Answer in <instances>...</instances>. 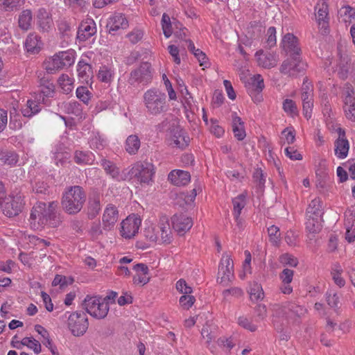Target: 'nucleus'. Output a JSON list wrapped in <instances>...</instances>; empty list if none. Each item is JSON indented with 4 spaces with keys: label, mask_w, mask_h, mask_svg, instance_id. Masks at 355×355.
<instances>
[{
    "label": "nucleus",
    "mask_w": 355,
    "mask_h": 355,
    "mask_svg": "<svg viewBox=\"0 0 355 355\" xmlns=\"http://www.w3.org/2000/svg\"><path fill=\"white\" fill-rule=\"evenodd\" d=\"M57 206L55 202H49L48 205L42 202L37 203L31 212L29 220L31 227L39 230L47 223L52 227L57 226L59 224L55 211Z\"/></svg>",
    "instance_id": "nucleus-1"
},
{
    "label": "nucleus",
    "mask_w": 355,
    "mask_h": 355,
    "mask_svg": "<svg viewBox=\"0 0 355 355\" xmlns=\"http://www.w3.org/2000/svg\"><path fill=\"white\" fill-rule=\"evenodd\" d=\"M86 201V193L80 186H70L62 193L61 205L68 214L74 215L80 211Z\"/></svg>",
    "instance_id": "nucleus-2"
},
{
    "label": "nucleus",
    "mask_w": 355,
    "mask_h": 355,
    "mask_svg": "<svg viewBox=\"0 0 355 355\" xmlns=\"http://www.w3.org/2000/svg\"><path fill=\"white\" fill-rule=\"evenodd\" d=\"M143 101L149 115L158 116L168 110L166 95L158 89L153 88L145 92Z\"/></svg>",
    "instance_id": "nucleus-3"
},
{
    "label": "nucleus",
    "mask_w": 355,
    "mask_h": 355,
    "mask_svg": "<svg viewBox=\"0 0 355 355\" xmlns=\"http://www.w3.org/2000/svg\"><path fill=\"white\" fill-rule=\"evenodd\" d=\"M83 305L90 315L97 319H103L109 311L108 302L101 297L87 295Z\"/></svg>",
    "instance_id": "nucleus-4"
},
{
    "label": "nucleus",
    "mask_w": 355,
    "mask_h": 355,
    "mask_svg": "<svg viewBox=\"0 0 355 355\" xmlns=\"http://www.w3.org/2000/svg\"><path fill=\"white\" fill-rule=\"evenodd\" d=\"M24 205L23 195L14 191L4 198L0 204V209L6 216L14 217L21 211Z\"/></svg>",
    "instance_id": "nucleus-5"
},
{
    "label": "nucleus",
    "mask_w": 355,
    "mask_h": 355,
    "mask_svg": "<svg viewBox=\"0 0 355 355\" xmlns=\"http://www.w3.org/2000/svg\"><path fill=\"white\" fill-rule=\"evenodd\" d=\"M273 315L276 318H286L287 320L295 322L297 318L304 314L306 310L301 306L293 302L275 304L272 306Z\"/></svg>",
    "instance_id": "nucleus-6"
},
{
    "label": "nucleus",
    "mask_w": 355,
    "mask_h": 355,
    "mask_svg": "<svg viewBox=\"0 0 355 355\" xmlns=\"http://www.w3.org/2000/svg\"><path fill=\"white\" fill-rule=\"evenodd\" d=\"M154 165L148 162H137L133 165L130 173L141 184H149L155 175Z\"/></svg>",
    "instance_id": "nucleus-7"
},
{
    "label": "nucleus",
    "mask_w": 355,
    "mask_h": 355,
    "mask_svg": "<svg viewBox=\"0 0 355 355\" xmlns=\"http://www.w3.org/2000/svg\"><path fill=\"white\" fill-rule=\"evenodd\" d=\"M315 20L318 24L319 33L322 35H327L330 33L329 8L327 2L322 0L315 6Z\"/></svg>",
    "instance_id": "nucleus-8"
},
{
    "label": "nucleus",
    "mask_w": 355,
    "mask_h": 355,
    "mask_svg": "<svg viewBox=\"0 0 355 355\" xmlns=\"http://www.w3.org/2000/svg\"><path fill=\"white\" fill-rule=\"evenodd\" d=\"M68 327L73 335L76 336L83 335L88 328L86 313L83 311L72 313L68 318Z\"/></svg>",
    "instance_id": "nucleus-9"
},
{
    "label": "nucleus",
    "mask_w": 355,
    "mask_h": 355,
    "mask_svg": "<svg viewBox=\"0 0 355 355\" xmlns=\"http://www.w3.org/2000/svg\"><path fill=\"white\" fill-rule=\"evenodd\" d=\"M307 67V64L300 60L299 56L293 55L282 62L279 70L282 73L294 77L304 73Z\"/></svg>",
    "instance_id": "nucleus-10"
},
{
    "label": "nucleus",
    "mask_w": 355,
    "mask_h": 355,
    "mask_svg": "<svg viewBox=\"0 0 355 355\" xmlns=\"http://www.w3.org/2000/svg\"><path fill=\"white\" fill-rule=\"evenodd\" d=\"M233 278V261L229 255L224 254L218 267V282L223 286H227Z\"/></svg>",
    "instance_id": "nucleus-11"
},
{
    "label": "nucleus",
    "mask_w": 355,
    "mask_h": 355,
    "mask_svg": "<svg viewBox=\"0 0 355 355\" xmlns=\"http://www.w3.org/2000/svg\"><path fill=\"white\" fill-rule=\"evenodd\" d=\"M141 220L136 215H130L121 223L119 232L126 239H130L138 233Z\"/></svg>",
    "instance_id": "nucleus-12"
},
{
    "label": "nucleus",
    "mask_w": 355,
    "mask_h": 355,
    "mask_svg": "<svg viewBox=\"0 0 355 355\" xmlns=\"http://www.w3.org/2000/svg\"><path fill=\"white\" fill-rule=\"evenodd\" d=\"M150 64L143 62L139 67L131 71L128 83L135 85L136 83L146 84L151 80Z\"/></svg>",
    "instance_id": "nucleus-13"
},
{
    "label": "nucleus",
    "mask_w": 355,
    "mask_h": 355,
    "mask_svg": "<svg viewBox=\"0 0 355 355\" xmlns=\"http://www.w3.org/2000/svg\"><path fill=\"white\" fill-rule=\"evenodd\" d=\"M119 218L117 207L112 204H108L105 208L102 216V225L104 230H112Z\"/></svg>",
    "instance_id": "nucleus-14"
},
{
    "label": "nucleus",
    "mask_w": 355,
    "mask_h": 355,
    "mask_svg": "<svg viewBox=\"0 0 355 355\" xmlns=\"http://www.w3.org/2000/svg\"><path fill=\"white\" fill-rule=\"evenodd\" d=\"M338 138L334 143V152L336 157L339 159L347 157L349 149V144L346 138L345 131L340 127L336 129Z\"/></svg>",
    "instance_id": "nucleus-15"
},
{
    "label": "nucleus",
    "mask_w": 355,
    "mask_h": 355,
    "mask_svg": "<svg viewBox=\"0 0 355 355\" xmlns=\"http://www.w3.org/2000/svg\"><path fill=\"white\" fill-rule=\"evenodd\" d=\"M354 94V92L352 85L347 84L343 110L347 119L352 121H355V98L353 96Z\"/></svg>",
    "instance_id": "nucleus-16"
},
{
    "label": "nucleus",
    "mask_w": 355,
    "mask_h": 355,
    "mask_svg": "<svg viewBox=\"0 0 355 355\" xmlns=\"http://www.w3.org/2000/svg\"><path fill=\"white\" fill-rule=\"evenodd\" d=\"M171 221L173 228L180 235H183L193 225L191 218L183 214L173 215Z\"/></svg>",
    "instance_id": "nucleus-17"
},
{
    "label": "nucleus",
    "mask_w": 355,
    "mask_h": 355,
    "mask_svg": "<svg viewBox=\"0 0 355 355\" xmlns=\"http://www.w3.org/2000/svg\"><path fill=\"white\" fill-rule=\"evenodd\" d=\"M338 65L340 67L339 76L341 78L345 79L349 69L350 58L347 53L345 46L339 43L337 46Z\"/></svg>",
    "instance_id": "nucleus-18"
},
{
    "label": "nucleus",
    "mask_w": 355,
    "mask_h": 355,
    "mask_svg": "<svg viewBox=\"0 0 355 355\" xmlns=\"http://www.w3.org/2000/svg\"><path fill=\"white\" fill-rule=\"evenodd\" d=\"M128 27V21L122 13L116 12L110 16L107 20V28L110 33L119 29H125Z\"/></svg>",
    "instance_id": "nucleus-19"
},
{
    "label": "nucleus",
    "mask_w": 355,
    "mask_h": 355,
    "mask_svg": "<svg viewBox=\"0 0 355 355\" xmlns=\"http://www.w3.org/2000/svg\"><path fill=\"white\" fill-rule=\"evenodd\" d=\"M255 57L258 65L266 69L275 67L278 62L276 55L271 53H264L263 50L257 51Z\"/></svg>",
    "instance_id": "nucleus-20"
},
{
    "label": "nucleus",
    "mask_w": 355,
    "mask_h": 355,
    "mask_svg": "<svg viewBox=\"0 0 355 355\" xmlns=\"http://www.w3.org/2000/svg\"><path fill=\"white\" fill-rule=\"evenodd\" d=\"M309 85V78L308 77H306L302 87L301 99L302 102L303 114L307 119L311 118V94Z\"/></svg>",
    "instance_id": "nucleus-21"
},
{
    "label": "nucleus",
    "mask_w": 355,
    "mask_h": 355,
    "mask_svg": "<svg viewBox=\"0 0 355 355\" xmlns=\"http://www.w3.org/2000/svg\"><path fill=\"white\" fill-rule=\"evenodd\" d=\"M281 44L283 49L293 55L299 56L300 49L298 47L297 38L292 33H286L282 38Z\"/></svg>",
    "instance_id": "nucleus-22"
},
{
    "label": "nucleus",
    "mask_w": 355,
    "mask_h": 355,
    "mask_svg": "<svg viewBox=\"0 0 355 355\" xmlns=\"http://www.w3.org/2000/svg\"><path fill=\"white\" fill-rule=\"evenodd\" d=\"M316 183L315 186L318 189H323L326 187L327 181L329 179L327 173L326 161L322 159L320 161L315 169Z\"/></svg>",
    "instance_id": "nucleus-23"
},
{
    "label": "nucleus",
    "mask_w": 355,
    "mask_h": 355,
    "mask_svg": "<svg viewBox=\"0 0 355 355\" xmlns=\"http://www.w3.org/2000/svg\"><path fill=\"white\" fill-rule=\"evenodd\" d=\"M96 33V28L93 20L83 21L80 24L77 32V38L80 41H86Z\"/></svg>",
    "instance_id": "nucleus-24"
},
{
    "label": "nucleus",
    "mask_w": 355,
    "mask_h": 355,
    "mask_svg": "<svg viewBox=\"0 0 355 355\" xmlns=\"http://www.w3.org/2000/svg\"><path fill=\"white\" fill-rule=\"evenodd\" d=\"M42 103L35 99H28L21 107V112L24 117L32 118L42 110Z\"/></svg>",
    "instance_id": "nucleus-25"
},
{
    "label": "nucleus",
    "mask_w": 355,
    "mask_h": 355,
    "mask_svg": "<svg viewBox=\"0 0 355 355\" xmlns=\"http://www.w3.org/2000/svg\"><path fill=\"white\" fill-rule=\"evenodd\" d=\"M168 180L175 186L180 187L187 185L191 180L190 173L182 170H173L168 176Z\"/></svg>",
    "instance_id": "nucleus-26"
},
{
    "label": "nucleus",
    "mask_w": 355,
    "mask_h": 355,
    "mask_svg": "<svg viewBox=\"0 0 355 355\" xmlns=\"http://www.w3.org/2000/svg\"><path fill=\"white\" fill-rule=\"evenodd\" d=\"M158 227L161 232L160 241L164 243H170L172 241V232L166 216H162L159 220Z\"/></svg>",
    "instance_id": "nucleus-27"
},
{
    "label": "nucleus",
    "mask_w": 355,
    "mask_h": 355,
    "mask_svg": "<svg viewBox=\"0 0 355 355\" xmlns=\"http://www.w3.org/2000/svg\"><path fill=\"white\" fill-rule=\"evenodd\" d=\"M37 19L40 30L43 32H48L53 24L50 14L44 8H40L37 12Z\"/></svg>",
    "instance_id": "nucleus-28"
},
{
    "label": "nucleus",
    "mask_w": 355,
    "mask_h": 355,
    "mask_svg": "<svg viewBox=\"0 0 355 355\" xmlns=\"http://www.w3.org/2000/svg\"><path fill=\"white\" fill-rule=\"evenodd\" d=\"M35 330L42 336L43 338L42 341L43 345L51 351L52 355H59L57 347L53 345L52 340L50 339L49 331L40 324L35 325Z\"/></svg>",
    "instance_id": "nucleus-29"
},
{
    "label": "nucleus",
    "mask_w": 355,
    "mask_h": 355,
    "mask_svg": "<svg viewBox=\"0 0 355 355\" xmlns=\"http://www.w3.org/2000/svg\"><path fill=\"white\" fill-rule=\"evenodd\" d=\"M232 131L234 137L239 140L242 141L246 136L244 122L241 118L236 115V112L232 114Z\"/></svg>",
    "instance_id": "nucleus-30"
},
{
    "label": "nucleus",
    "mask_w": 355,
    "mask_h": 355,
    "mask_svg": "<svg viewBox=\"0 0 355 355\" xmlns=\"http://www.w3.org/2000/svg\"><path fill=\"white\" fill-rule=\"evenodd\" d=\"M62 62L60 53H58L44 62L45 69L49 73H54L58 70L66 67L65 65H62Z\"/></svg>",
    "instance_id": "nucleus-31"
},
{
    "label": "nucleus",
    "mask_w": 355,
    "mask_h": 355,
    "mask_svg": "<svg viewBox=\"0 0 355 355\" xmlns=\"http://www.w3.org/2000/svg\"><path fill=\"white\" fill-rule=\"evenodd\" d=\"M42 45L40 37L34 33L29 34L26 39L25 48L28 52L36 53L41 49Z\"/></svg>",
    "instance_id": "nucleus-32"
},
{
    "label": "nucleus",
    "mask_w": 355,
    "mask_h": 355,
    "mask_svg": "<svg viewBox=\"0 0 355 355\" xmlns=\"http://www.w3.org/2000/svg\"><path fill=\"white\" fill-rule=\"evenodd\" d=\"M101 166L105 170L106 173L116 180H122L120 175L119 168L112 162L106 159H102Z\"/></svg>",
    "instance_id": "nucleus-33"
},
{
    "label": "nucleus",
    "mask_w": 355,
    "mask_h": 355,
    "mask_svg": "<svg viewBox=\"0 0 355 355\" xmlns=\"http://www.w3.org/2000/svg\"><path fill=\"white\" fill-rule=\"evenodd\" d=\"M97 77L103 83H110L114 77V69L111 65H103L99 68Z\"/></svg>",
    "instance_id": "nucleus-34"
},
{
    "label": "nucleus",
    "mask_w": 355,
    "mask_h": 355,
    "mask_svg": "<svg viewBox=\"0 0 355 355\" xmlns=\"http://www.w3.org/2000/svg\"><path fill=\"white\" fill-rule=\"evenodd\" d=\"M141 142L139 137L131 135L126 139L125 149L130 155H136L140 148Z\"/></svg>",
    "instance_id": "nucleus-35"
},
{
    "label": "nucleus",
    "mask_w": 355,
    "mask_h": 355,
    "mask_svg": "<svg viewBox=\"0 0 355 355\" xmlns=\"http://www.w3.org/2000/svg\"><path fill=\"white\" fill-rule=\"evenodd\" d=\"M189 137L185 136L182 130L176 131L171 137V145L183 149L189 145Z\"/></svg>",
    "instance_id": "nucleus-36"
},
{
    "label": "nucleus",
    "mask_w": 355,
    "mask_h": 355,
    "mask_svg": "<svg viewBox=\"0 0 355 355\" xmlns=\"http://www.w3.org/2000/svg\"><path fill=\"white\" fill-rule=\"evenodd\" d=\"M94 155L91 152L76 150L74 153V161L78 164H92Z\"/></svg>",
    "instance_id": "nucleus-37"
},
{
    "label": "nucleus",
    "mask_w": 355,
    "mask_h": 355,
    "mask_svg": "<svg viewBox=\"0 0 355 355\" xmlns=\"http://www.w3.org/2000/svg\"><path fill=\"white\" fill-rule=\"evenodd\" d=\"M233 215L237 217L241 214L242 209L246 205V195L241 193L232 199Z\"/></svg>",
    "instance_id": "nucleus-38"
},
{
    "label": "nucleus",
    "mask_w": 355,
    "mask_h": 355,
    "mask_svg": "<svg viewBox=\"0 0 355 355\" xmlns=\"http://www.w3.org/2000/svg\"><path fill=\"white\" fill-rule=\"evenodd\" d=\"M0 160L9 166H14L18 162V155L12 150H3L0 152Z\"/></svg>",
    "instance_id": "nucleus-39"
},
{
    "label": "nucleus",
    "mask_w": 355,
    "mask_h": 355,
    "mask_svg": "<svg viewBox=\"0 0 355 355\" xmlns=\"http://www.w3.org/2000/svg\"><path fill=\"white\" fill-rule=\"evenodd\" d=\"M249 85L252 87V89L250 87L248 89V93L250 95L252 94V91L259 94L264 88L263 79L260 74H257L252 77Z\"/></svg>",
    "instance_id": "nucleus-40"
},
{
    "label": "nucleus",
    "mask_w": 355,
    "mask_h": 355,
    "mask_svg": "<svg viewBox=\"0 0 355 355\" xmlns=\"http://www.w3.org/2000/svg\"><path fill=\"white\" fill-rule=\"evenodd\" d=\"M32 12L30 10H23L19 17V26L25 31L29 29L32 22Z\"/></svg>",
    "instance_id": "nucleus-41"
},
{
    "label": "nucleus",
    "mask_w": 355,
    "mask_h": 355,
    "mask_svg": "<svg viewBox=\"0 0 355 355\" xmlns=\"http://www.w3.org/2000/svg\"><path fill=\"white\" fill-rule=\"evenodd\" d=\"M343 269L339 264H335L331 269V275L334 283L342 288L345 284V280L342 277Z\"/></svg>",
    "instance_id": "nucleus-42"
},
{
    "label": "nucleus",
    "mask_w": 355,
    "mask_h": 355,
    "mask_svg": "<svg viewBox=\"0 0 355 355\" xmlns=\"http://www.w3.org/2000/svg\"><path fill=\"white\" fill-rule=\"evenodd\" d=\"M250 296L252 301H258L263 299L264 293L262 286L257 282H254L250 288Z\"/></svg>",
    "instance_id": "nucleus-43"
},
{
    "label": "nucleus",
    "mask_w": 355,
    "mask_h": 355,
    "mask_svg": "<svg viewBox=\"0 0 355 355\" xmlns=\"http://www.w3.org/2000/svg\"><path fill=\"white\" fill-rule=\"evenodd\" d=\"M58 83L61 87L63 92L65 94L70 93L73 88V79L71 78L67 74H62L58 78Z\"/></svg>",
    "instance_id": "nucleus-44"
},
{
    "label": "nucleus",
    "mask_w": 355,
    "mask_h": 355,
    "mask_svg": "<svg viewBox=\"0 0 355 355\" xmlns=\"http://www.w3.org/2000/svg\"><path fill=\"white\" fill-rule=\"evenodd\" d=\"M89 144L91 148L98 150H103L107 145L106 140L98 133L91 137Z\"/></svg>",
    "instance_id": "nucleus-45"
},
{
    "label": "nucleus",
    "mask_w": 355,
    "mask_h": 355,
    "mask_svg": "<svg viewBox=\"0 0 355 355\" xmlns=\"http://www.w3.org/2000/svg\"><path fill=\"white\" fill-rule=\"evenodd\" d=\"M77 72L79 78L83 81H87L91 76V67L86 62L80 61L77 65Z\"/></svg>",
    "instance_id": "nucleus-46"
},
{
    "label": "nucleus",
    "mask_w": 355,
    "mask_h": 355,
    "mask_svg": "<svg viewBox=\"0 0 355 355\" xmlns=\"http://www.w3.org/2000/svg\"><path fill=\"white\" fill-rule=\"evenodd\" d=\"M338 15L344 22H350L355 16V10L349 6H344L339 10Z\"/></svg>",
    "instance_id": "nucleus-47"
},
{
    "label": "nucleus",
    "mask_w": 355,
    "mask_h": 355,
    "mask_svg": "<svg viewBox=\"0 0 355 355\" xmlns=\"http://www.w3.org/2000/svg\"><path fill=\"white\" fill-rule=\"evenodd\" d=\"M24 346L28 347L33 350L36 354H39L42 351V347L40 342L32 337H25L22 339Z\"/></svg>",
    "instance_id": "nucleus-48"
},
{
    "label": "nucleus",
    "mask_w": 355,
    "mask_h": 355,
    "mask_svg": "<svg viewBox=\"0 0 355 355\" xmlns=\"http://www.w3.org/2000/svg\"><path fill=\"white\" fill-rule=\"evenodd\" d=\"M101 210V204L98 199L91 200L89 202L87 215L89 218H94Z\"/></svg>",
    "instance_id": "nucleus-49"
},
{
    "label": "nucleus",
    "mask_w": 355,
    "mask_h": 355,
    "mask_svg": "<svg viewBox=\"0 0 355 355\" xmlns=\"http://www.w3.org/2000/svg\"><path fill=\"white\" fill-rule=\"evenodd\" d=\"M161 24L164 36L166 38L170 37L173 33L172 24L170 17L166 13L162 15Z\"/></svg>",
    "instance_id": "nucleus-50"
},
{
    "label": "nucleus",
    "mask_w": 355,
    "mask_h": 355,
    "mask_svg": "<svg viewBox=\"0 0 355 355\" xmlns=\"http://www.w3.org/2000/svg\"><path fill=\"white\" fill-rule=\"evenodd\" d=\"M62 62V65L66 67L71 66L75 62V52L71 50L59 52Z\"/></svg>",
    "instance_id": "nucleus-51"
},
{
    "label": "nucleus",
    "mask_w": 355,
    "mask_h": 355,
    "mask_svg": "<svg viewBox=\"0 0 355 355\" xmlns=\"http://www.w3.org/2000/svg\"><path fill=\"white\" fill-rule=\"evenodd\" d=\"M326 300L328 305L336 311L339 309L340 300L336 293H333L332 291L327 292L326 293Z\"/></svg>",
    "instance_id": "nucleus-52"
},
{
    "label": "nucleus",
    "mask_w": 355,
    "mask_h": 355,
    "mask_svg": "<svg viewBox=\"0 0 355 355\" xmlns=\"http://www.w3.org/2000/svg\"><path fill=\"white\" fill-rule=\"evenodd\" d=\"M283 110L287 114L291 116H294L298 113L295 101L288 98L283 102Z\"/></svg>",
    "instance_id": "nucleus-53"
},
{
    "label": "nucleus",
    "mask_w": 355,
    "mask_h": 355,
    "mask_svg": "<svg viewBox=\"0 0 355 355\" xmlns=\"http://www.w3.org/2000/svg\"><path fill=\"white\" fill-rule=\"evenodd\" d=\"M73 282L72 278H67L61 275H56L52 282L53 286H60V288H63L69 284H71Z\"/></svg>",
    "instance_id": "nucleus-54"
},
{
    "label": "nucleus",
    "mask_w": 355,
    "mask_h": 355,
    "mask_svg": "<svg viewBox=\"0 0 355 355\" xmlns=\"http://www.w3.org/2000/svg\"><path fill=\"white\" fill-rule=\"evenodd\" d=\"M22 0H0V6H2L6 11H13L17 10Z\"/></svg>",
    "instance_id": "nucleus-55"
},
{
    "label": "nucleus",
    "mask_w": 355,
    "mask_h": 355,
    "mask_svg": "<svg viewBox=\"0 0 355 355\" xmlns=\"http://www.w3.org/2000/svg\"><path fill=\"white\" fill-rule=\"evenodd\" d=\"M76 96L84 103L87 104L92 97V93L86 87H79L76 89Z\"/></svg>",
    "instance_id": "nucleus-56"
},
{
    "label": "nucleus",
    "mask_w": 355,
    "mask_h": 355,
    "mask_svg": "<svg viewBox=\"0 0 355 355\" xmlns=\"http://www.w3.org/2000/svg\"><path fill=\"white\" fill-rule=\"evenodd\" d=\"M10 128L13 130H19L23 126V121L21 116L18 114H10Z\"/></svg>",
    "instance_id": "nucleus-57"
},
{
    "label": "nucleus",
    "mask_w": 355,
    "mask_h": 355,
    "mask_svg": "<svg viewBox=\"0 0 355 355\" xmlns=\"http://www.w3.org/2000/svg\"><path fill=\"white\" fill-rule=\"evenodd\" d=\"M196 299L194 296L189 294H184L180 298L179 302L180 306L186 310L189 309L194 304Z\"/></svg>",
    "instance_id": "nucleus-58"
},
{
    "label": "nucleus",
    "mask_w": 355,
    "mask_h": 355,
    "mask_svg": "<svg viewBox=\"0 0 355 355\" xmlns=\"http://www.w3.org/2000/svg\"><path fill=\"white\" fill-rule=\"evenodd\" d=\"M267 40L266 43L269 48L273 47L277 43L276 28L270 26L267 30Z\"/></svg>",
    "instance_id": "nucleus-59"
},
{
    "label": "nucleus",
    "mask_w": 355,
    "mask_h": 355,
    "mask_svg": "<svg viewBox=\"0 0 355 355\" xmlns=\"http://www.w3.org/2000/svg\"><path fill=\"white\" fill-rule=\"evenodd\" d=\"M176 289L178 292L183 294H191L193 289L189 286L184 279H180L176 282Z\"/></svg>",
    "instance_id": "nucleus-60"
},
{
    "label": "nucleus",
    "mask_w": 355,
    "mask_h": 355,
    "mask_svg": "<svg viewBox=\"0 0 355 355\" xmlns=\"http://www.w3.org/2000/svg\"><path fill=\"white\" fill-rule=\"evenodd\" d=\"M143 31L140 29L135 28L130 32L126 36L132 44H137L143 37Z\"/></svg>",
    "instance_id": "nucleus-61"
},
{
    "label": "nucleus",
    "mask_w": 355,
    "mask_h": 355,
    "mask_svg": "<svg viewBox=\"0 0 355 355\" xmlns=\"http://www.w3.org/2000/svg\"><path fill=\"white\" fill-rule=\"evenodd\" d=\"M268 233L270 242L277 244L279 241V229L275 225H271L268 228Z\"/></svg>",
    "instance_id": "nucleus-62"
},
{
    "label": "nucleus",
    "mask_w": 355,
    "mask_h": 355,
    "mask_svg": "<svg viewBox=\"0 0 355 355\" xmlns=\"http://www.w3.org/2000/svg\"><path fill=\"white\" fill-rule=\"evenodd\" d=\"M282 135L284 137V144H292L295 140V133L293 128H286L282 132Z\"/></svg>",
    "instance_id": "nucleus-63"
},
{
    "label": "nucleus",
    "mask_w": 355,
    "mask_h": 355,
    "mask_svg": "<svg viewBox=\"0 0 355 355\" xmlns=\"http://www.w3.org/2000/svg\"><path fill=\"white\" fill-rule=\"evenodd\" d=\"M65 108L68 113L79 116L82 112L81 106L79 103L76 101L69 102L65 105Z\"/></svg>",
    "instance_id": "nucleus-64"
}]
</instances>
